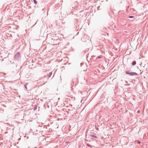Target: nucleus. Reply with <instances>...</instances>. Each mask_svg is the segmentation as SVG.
Segmentation results:
<instances>
[{
    "label": "nucleus",
    "instance_id": "f257e3e1",
    "mask_svg": "<svg viewBox=\"0 0 148 148\" xmlns=\"http://www.w3.org/2000/svg\"><path fill=\"white\" fill-rule=\"evenodd\" d=\"M125 72L126 74L129 75L131 76L138 75V74L137 73L135 72H131L130 71H126Z\"/></svg>",
    "mask_w": 148,
    "mask_h": 148
},
{
    "label": "nucleus",
    "instance_id": "f03ea898",
    "mask_svg": "<svg viewBox=\"0 0 148 148\" xmlns=\"http://www.w3.org/2000/svg\"><path fill=\"white\" fill-rule=\"evenodd\" d=\"M21 58L20 54L19 52H17L14 56V59L15 60L18 61Z\"/></svg>",
    "mask_w": 148,
    "mask_h": 148
},
{
    "label": "nucleus",
    "instance_id": "7ed1b4c3",
    "mask_svg": "<svg viewBox=\"0 0 148 148\" xmlns=\"http://www.w3.org/2000/svg\"><path fill=\"white\" fill-rule=\"evenodd\" d=\"M52 74V72H50L48 74H47V76L45 77H46L47 76V77H48V79L51 76Z\"/></svg>",
    "mask_w": 148,
    "mask_h": 148
},
{
    "label": "nucleus",
    "instance_id": "20e7f679",
    "mask_svg": "<svg viewBox=\"0 0 148 148\" xmlns=\"http://www.w3.org/2000/svg\"><path fill=\"white\" fill-rule=\"evenodd\" d=\"M136 64V62L135 61H134L132 63V64L133 65H135Z\"/></svg>",
    "mask_w": 148,
    "mask_h": 148
},
{
    "label": "nucleus",
    "instance_id": "39448f33",
    "mask_svg": "<svg viewBox=\"0 0 148 148\" xmlns=\"http://www.w3.org/2000/svg\"><path fill=\"white\" fill-rule=\"evenodd\" d=\"M90 136H91L92 137H93V138H97V137L95 136L94 135H90Z\"/></svg>",
    "mask_w": 148,
    "mask_h": 148
},
{
    "label": "nucleus",
    "instance_id": "423d86ee",
    "mask_svg": "<svg viewBox=\"0 0 148 148\" xmlns=\"http://www.w3.org/2000/svg\"><path fill=\"white\" fill-rule=\"evenodd\" d=\"M33 1H34V3L35 4H36L37 3V1H36V0H33Z\"/></svg>",
    "mask_w": 148,
    "mask_h": 148
},
{
    "label": "nucleus",
    "instance_id": "0eeeda50",
    "mask_svg": "<svg viewBox=\"0 0 148 148\" xmlns=\"http://www.w3.org/2000/svg\"><path fill=\"white\" fill-rule=\"evenodd\" d=\"M27 83L25 84V87L26 89H27Z\"/></svg>",
    "mask_w": 148,
    "mask_h": 148
},
{
    "label": "nucleus",
    "instance_id": "6e6552de",
    "mask_svg": "<svg viewBox=\"0 0 148 148\" xmlns=\"http://www.w3.org/2000/svg\"><path fill=\"white\" fill-rule=\"evenodd\" d=\"M134 17V16H130L129 17L130 18H133Z\"/></svg>",
    "mask_w": 148,
    "mask_h": 148
},
{
    "label": "nucleus",
    "instance_id": "1a4fd4ad",
    "mask_svg": "<svg viewBox=\"0 0 148 148\" xmlns=\"http://www.w3.org/2000/svg\"><path fill=\"white\" fill-rule=\"evenodd\" d=\"M101 57H102L101 56H98L97 57V58H100Z\"/></svg>",
    "mask_w": 148,
    "mask_h": 148
},
{
    "label": "nucleus",
    "instance_id": "9d476101",
    "mask_svg": "<svg viewBox=\"0 0 148 148\" xmlns=\"http://www.w3.org/2000/svg\"><path fill=\"white\" fill-rule=\"evenodd\" d=\"M87 146H88V147H90V145H89V144H87Z\"/></svg>",
    "mask_w": 148,
    "mask_h": 148
},
{
    "label": "nucleus",
    "instance_id": "9b49d317",
    "mask_svg": "<svg viewBox=\"0 0 148 148\" xmlns=\"http://www.w3.org/2000/svg\"><path fill=\"white\" fill-rule=\"evenodd\" d=\"M36 108H36H36H34V110H36Z\"/></svg>",
    "mask_w": 148,
    "mask_h": 148
},
{
    "label": "nucleus",
    "instance_id": "f8f14e48",
    "mask_svg": "<svg viewBox=\"0 0 148 148\" xmlns=\"http://www.w3.org/2000/svg\"><path fill=\"white\" fill-rule=\"evenodd\" d=\"M139 112V111L138 110V111H137V113H138V112Z\"/></svg>",
    "mask_w": 148,
    "mask_h": 148
},
{
    "label": "nucleus",
    "instance_id": "ddd939ff",
    "mask_svg": "<svg viewBox=\"0 0 148 148\" xmlns=\"http://www.w3.org/2000/svg\"><path fill=\"white\" fill-rule=\"evenodd\" d=\"M126 83H127V81H126Z\"/></svg>",
    "mask_w": 148,
    "mask_h": 148
},
{
    "label": "nucleus",
    "instance_id": "4468645a",
    "mask_svg": "<svg viewBox=\"0 0 148 148\" xmlns=\"http://www.w3.org/2000/svg\"><path fill=\"white\" fill-rule=\"evenodd\" d=\"M138 143H139V144H140V142H138Z\"/></svg>",
    "mask_w": 148,
    "mask_h": 148
}]
</instances>
